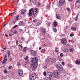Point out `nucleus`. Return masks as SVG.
I'll return each mask as SVG.
<instances>
[{"label":"nucleus","instance_id":"nucleus-24","mask_svg":"<svg viewBox=\"0 0 80 80\" xmlns=\"http://www.w3.org/2000/svg\"><path fill=\"white\" fill-rule=\"evenodd\" d=\"M63 51L64 53H67L68 52V50L66 49H64L63 50Z\"/></svg>","mask_w":80,"mask_h":80},{"label":"nucleus","instance_id":"nucleus-10","mask_svg":"<svg viewBox=\"0 0 80 80\" xmlns=\"http://www.w3.org/2000/svg\"><path fill=\"white\" fill-rule=\"evenodd\" d=\"M7 61V56L5 55L4 56V60L2 61V63L4 64V63H6V62Z\"/></svg>","mask_w":80,"mask_h":80},{"label":"nucleus","instance_id":"nucleus-31","mask_svg":"<svg viewBox=\"0 0 80 80\" xmlns=\"http://www.w3.org/2000/svg\"><path fill=\"white\" fill-rule=\"evenodd\" d=\"M39 7V6H40L41 5V3H40V2H39L37 5Z\"/></svg>","mask_w":80,"mask_h":80},{"label":"nucleus","instance_id":"nucleus-63","mask_svg":"<svg viewBox=\"0 0 80 80\" xmlns=\"http://www.w3.org/2000/svg\"><path fill=\"white\" fill-rule=\"evenodd\" d=\"M6 48H3V50H6Z\"/></svg>","mask_w":80,"mask_h":80},{"label":"nucleus","instance_id":"nucleus-62","mask_svg":"<svg viewBox=\"0 0 80 80\" xmlns=\"http://www.w3.org/2000/svg\"><path fill=\"white\" fill-rule=\"evenodd\" d=\"M10 54H8V57H10Z\"/></svg>","mask_w":80,"mask_h":80},{"label":"nucleus","instance_id":"nucleus-6","mask_svg":"<svg viewBox=\"0 0 80 80\" xmlns=\"http://www.w3.org/2000/svg\"><path fill=\"white\" fill-rule=\"evenodd\" d=\"M33 11V9L31 8L30 9L29 11V13H28L27 14L28 15L29 17H31L32 15Z\"/></svg>","mask_w":80,"mask_h":80},{"label":"nucleus","instance_id":"nucleus-27","mask_svg":"<svg viewBox=\"0 0 80 80\" xmlns=\"http://www.w3.org/2000/svg\"><path fill=\"white\" fill-rule=\"evenodd\" d=\"M55 51L56 52H58V51H59V50H58V48H56L55 49Z\"/></svg>","mask_w":80,"mask_h":80},{"label":"nucleus","instance_id":"nucleus-49","mask_svg":"<svg viewBox=\"0 0 80 80\" xmlns=\"http://www.w3.org/2000/svg\"><path fill=\"white\" fill-rule=\"evenodd\" d=\"M10 60V62H11L12 61V58H11L9 60Z\"/></svg>","mask_w":80,"mask_h":80},{"label":"nucleus","instance_id":"nucleus-4","mask_svg":"<svg viewBox=\"0 0 80 80\" xmlns=\"http://www.w3.org/2000/svg\"><path fill=\"white\" fill-rule=\"evenodd\" d=\"M66 2L65 0H60L59 1V5L61 6H62Z\"/></svg>","mask_w":80,"mask_h":80},{"label":"nucleus","instance_id":"nucleus-19","mask_svg":"<svg viewBox=\"0 0 80 80\" xmlns=\"http://www.w3.org/2000/svg\"><path fill=\"white\" fill-rule=\"evenodd\" d=\"M28 50V48H27L26 47H24L23 48V52H26L27 50Z\"/></svg>","mask_w":80,"mask_h":80},{"label":"nucleus","instance_id":"nucleus-48","mask_svg":"<svg viewBox=\"0 0 80 80\" xmlns=\"http://www.w3.org/2000/svg\"><path fill=\"white\" fill-rule=\"evenodd\" d=\"M74 0H68V2H72Z\"/></svg>","mask_w":80,"mask_h":80},{"label":"nucleus","instance_id":"nucleus-51","mask_svg":"<svg viewBox=\"0 0 80 80\" xmlns=\"http://www.w3.org/2000/svg\"><path fill=\"white\" fill-rule=\"evenodd\" d=\"M47 68V66H45L44 67V69H46V68Z\"/></svg>","mask_w":80,"mask_h":80},{"label":"nucleus","instance_id":"nucleus-64","mask_svg":"<svg viewBox=\"0 0 80 80\" xmlns=\"http://www.w3.org/2000/svg\"><path fill=\"white\" fill-rule=\"evenodd\" d=\"M12 47H13V48H15V46H12Z\"/></svg>","mask_w":80,"mask_h":80},{"label":"nucleus","instance_id":"nucleus-11","mask_svg":"<svg viewBox=\"0 0 80 80\" xmlns=\"http://www.w3.org/2000/svg\"><path fill=\"white\" fill-rule=\"evenodd\" d=\"M56 18L58 20H61L62 19V17L59 14H57L56 15Z\"/></svg>","mask_w":80,"mask_h":80},{"label":"nucleus","instance_id":"nucleus-18","mask_svg":"<svg viewBox=\"0 0 80 80\" xmlns=\"http://www.w3.org/2000/svg\"><path fill=\"white\" fill-rule=\"evenodd\" d=\"M42 22L41 21H39L37 23V25L38 26H39V25H41Z\"/></svg>","mask_w":80,"mask_h":80},{"label":"nucleus","instance_id":"nucleus-14","mask_svg":"<svg viewBox=\"0 0 80 80\" xmlns=\"http://www.w3.org/2000/svg\"><path fill=\"white\" fill-rule=\"evenodd\" d=\"M75 63L76 64H78V65H80V59H77L75 61Z\"/></svg>","mask_w":80,"mask_h":80},{"label":"nucleus","instance_id":"nucleus-47","mask_svg":"<svg viewBox=\"0 0 80 80\" xmlns=\"http://www.w3.org/2000/svg\"><path fill=\"white\" fill-rule=\"evenodd\" d=\"M18 17H19L18 16H17V17H16V20H18Z\"/></svg>","mask_w":80,"mask_h":80},{"label":"nucleus","instance_id":"nucleus-50","mask_svg":"<svg viewBox=\"0 0 80 80\" xmlns=\"http://www.w3.org/2000/svg\"><path fill=\"white\" fill-rule=\"evenodd\" d=\"M21 39L22 40H25V38H22Z\"/></svg>","mask_w":80,"mask_h":80},{"label":"nucleus","instance_id":"nucleus-29","mask_svg":"<svg viewBox=\"0 0 80 80\" xmlns=\"http://www.w3.org/2000/svg\"><path fill=\"white\" fill-rule=\"evenodd\" d=\"M4 72L5 73H7V72H8V71H7V69H5L4 70Z\"/></svg>","mask_w":80,"mask_h":80},{"label":"nucleus","instance_id":"nucleus-45","mask_svg":"<svg viewBox=\"0 0 80 80\" xmlns=\"http://www.w3.org/2000/svg\"><path fill=\"white\" fill-rule=\"evenodd\" d=\"M19 46H20V47H21V49H22V48H23L22 47V46L20 44H19Z\"/></svg>","mask_w":80,"mask_h":80},{"label":"nucleus","instance_id":"nucleus-7","mask_svg":"<svg viewBox=\"0 0 80 80\" xmlns=\"http://www.w3.org/2000/svg\"><path fill=\"white\" fill-rule=\"evenodd\" d=\"M31 66L32 67V70H35V69L37 68V66L35 64H31Z\"/></svg>","mask_w":80,"mask_h":80},{"label":"nucleus","instance_id":"nucleus-21","mask_svg":"<svg viewBox=\"0 0 80 80\" xmlns=\"http://www.w3.org/2000/svg\"><path fill=\"white\" fill-rule=\"evenodd\" d=\"M59 71L58 70H55L54 71V72L55 73H57L58 75H59Z\"/></svg>","mask_w":80,"mask_h":80},{"label":"nucleus","instance_id":"nucleus-17","mask_svg":"<svg viewBox=\"0 0 80 80\" xmlns=\"http://www.w3.org/2000/svg\"><path fill=\"white\" fill-rule=\"evenodd\" d=\"M41 31L43 34H45V33L46 31L45 30V29H44L43 28H42L41 29Z\"/></svg>","mask_w":80,"mask_h":80},{"label":"nucleus","instance_id":"nucleus-53","mask_svg":"<svg viewBox=\"0 0 80 80\" xmlns=\"http://www.w3.org/2000/svg\"><path fill=\"white\" fill-rule=\"evenodd\" d=\"M19 31H20V32H22V31H23V30H22V29H19Z\"/></svg>","mask_w":80,"mask_h":80},{"label":"nucleus","instance_id":"nucleus-42","mask_svg":"<svg viewBox=\"0 0 80 80\" xmlns=\"http://www.w3.org/2000/svg\"><path fill=\"white\" fill-rule=\"evenodd\" d=\"M62 64L63 66H64L65 65V63L64 62H62Z\"/></svg>","mask_w":80,"mask_h":80},{"label":"nucleus","instance_id":"nucleus-52","mask_svg":"<svg viewBox=\"0 0 80 80\" xmlns=\"http://www.w3.org/2000/svg\"><path fill=\"white\" fill-rule=\"evenodd\" d=\"M13 23H15V22H16L15 20L14 19L13 20Z\"/></svg>","mask_w":80,"mask_h":80},{"label":"nucleus","instance_id":"nucleus-39","mask_svg":"<svg viewBox=\"0 0 80 80\" xmlns=\"http://www.w3.org/2000/svg\"><path fill=\"white\" fill-rule=\"evenodd\" d=\"M67 11H70V9L68 8H67Z\"/></svg>","mask_w":80,"mask_h":80},{"label":"nucleus","instance_id":"nucleus-5","mask_svg":"<svg viewBox=\"0 0 80 80\" xmlns=\"http://www.w3.org/2000/svg\"><path fill=\"white\" fill-rule=\"evenodd\" d=\"M32 61L33 63H37L38 62V59H37V58L36 57L33 58Z\"/></svg>","mask_w":80,"mask_h":80},{"label":"nucleus","instance_id":"nucleus-2","mask_svg":"<svg viewBox=\"0 0 80 80\" xmlns=\"http://www.w3.org/2000/svg\"><path fill=\"white\" fill-rule=\"evenodd\" d=\"M37 78V74L35 73H33L30 76V80H35Z\"/></svg>","mask_w":80,"mask_h":80},{"label":"nucleus","instance_id":"nucleus-12","mask_svg":"<svg viewBox=\"0 0 80 80\" xmlns=\"http://www.w3.org/2000/svg\"><path fill=\"white\" fill-rule=\"evenodd\" d=\"M38 12V10H37V9L35 8L33 10V15H37Z\"/></svg>","mask_w":80,"mask_h":80},{"label":"nucleus","instance_id":"nucleus-41","mask_svg":"<svg viewBox=\"0 0 80 80\" xmlns=\"http://www.w3.org/2000/svg\"><path fill=\"white\" fill-rule=\"evenodd\" d=\"M78 2L80 3V0H77L76 3H78Z\"/></svg>","mask_w":80,"mask_h":80},{"label":"nucleus","instance_id":"nucleus-33","mask_svg":"<svg viewBox=\"0 0 80 80\" xmlns=\"http://www.w3.org/2000/svg\"><path fill=\"white\" fill-rule=\"evenodd\" d=\"M17 65L18 66H19V65H20V62H17Z\"/></svg>","mask_w":80,"mask_h":80},{"label":"nucleus","instance_id":"nucleus-20","mask_svg":"<svg viewBox=\"0 0 80 80\" xmlns=\"http://www.w3.org/2000/svg\"><path fill=\"white\" fill-rule=\"evenodd\" d=\"M71 28L72 30L73 31H76V30H77L76 28L74 27H71Z\"/></svg>","mask_w":80,"mask_h":80},{"label":"nucleus","instance_id":"nucleus-61","mask_svg":"<svg viewBox=\"0 0 80 80\" xmlns=\"http://www.w3.org/2000/svg\"><path fill=\"white\" fill-rule=\"evenodd\" d=\"M5 36L6 37H8V35H7V34H5Z\"/></svg>","mask_w":80,"mask_h":80},{"label":"nucleus","instance_id":"nucleus-55","mask_svg":"<svg viewBox=\"0 0 80 80\" xmlns=\"http://www.w3.org/2000/svg\"><path fill=\"white\" fill-rule=\"evenodd\" d=\"M18 41L17 40L16 41V43L17 44H18Z\"/></svg>","mask_w":80,"mask_h":80},{"label":"nucleus","instance_id":"nucleus-58","mask_svg":"<svg viewBox=\"0 0 80 80\" xmlns=\"http://www.w3.org/2000/svg\"><path fill=\"white\" fill-rule=\"evenodd\" d=\"M6 24H5L3 26V27H5V25H6Z\"/></svg>","mask_w":80,"mask_h":80},{"label":"nucleus","instance_id":"nucleus-22","mask_svg":"<svg viewBox=\"0 0 80 80\" xmlns=\"http://www.w3.org/2000/svg\"><path fill=\"white\" fill-rule=\"evenodd\" d=\"M19 24L20 26H22V25H23V22L22 21H20L19 23Z\"/></svg>","mask_w":80,"mask_h":80},{"label":"nucleus","instance_id":"nucleus-23","mask_svg":"<svg viewBox=\"0 0 80 80\" xmlns=\"http://www.w3.org/2000/svg\"><path fill=\"white\" fill-rule=\"evenodd\" d=\"M51 24V22H48L47 23V26H48V27H50V25Z\"/></svg>","mask_w":80,"mask_h":80},{"label":"nucleus","instance_id":"nucleus-38","mask_svg":"<svg viewBox=\"0 0 80 80\" xmlns=\"http://www.w3.org/2000/svg\"><path fill=\"white\" fill-rule=\"evenodd\" d=\"M37 19H36L34 20H33L32 22H34V23L36 22H37Z\"/></svg>","mask_w":80,"mask_h":80},{"label":"nucleus","instance_id":"nucleus-46","mask_svg":"<svg viewBox=\"0 0 80 80\" xmlns=\"http://www.w3.org/2000/svg\"><path fill=\"white\" fill-rule=\"evenodd\" d=\"M73 35H73V34H70V37H73Z\"/></svg>","mask_w":80,"mask_h":80},{"label":"nucleus","instance_id":"nucleus-13","mask_svg":"<svg viewBox=\"0 0 80 80\" xmlns=\"http://www.w3.org/2000/svg\"><path fill=\"white\" fill-rule=\"evenodd\" d=\"M58 22L56 21H54L53 22V25L54 27H57L58 26Z\"/></svg>","mask_w":80,"mask_h":80},{"label":"nucleus","instance_id":"nucleus-59","mask_svg":"<svg viewBox=\"0 0 80 80\" xmlns=\"http://www.w3.org/2000/svg\"><path fill=\"white\" fill-rule=\"evenodd\" d=\"M34 46H35V43H34L33 44V47H34Z\"/></svg>","mask_w":80,"mask_h":80},{"label":"nucleus","instance_id":"nucleus-35","mask_svg":"<svg viewBox=\"0 0 80 80\" xmlns=\"http://www.w3.org/2000/svg\"><path fill=\"white\" fill-rule=\"evenodd\" d=\"M17 31H16V30H15L13 32V33H14V34H17Z\"/></svg>","mask_w":80,"mask_h":80},{"label":"nucleus","instance_id":"nucleus-43","mask_svg":"<svg viewBox=\"0 0 80 80\" xmlns=\"http://www.w3.org/2000/svg\"><path fill=\"white\" fill-rule=\"evenodd\" d=\"M14 14H15V12H13L11 14V15L12 16H13V15H14Z\"/></svg>","mask_w":80,"mask_h":80},{"label":"nucleus","instance_id":"nucleus-9","mask_svg":"<svg viewBox=\"0 0 80 80\" xmlns=\"http://www.w3.org/2000/svg\"><path fill=\"white\" fill-rule=\"evenodd\" d=\"M30 53H31L32 56H35L36 55V52L34 50H32L30 51Z\"/></svg>","mask_w":80,"mask_h":80},{"label":"nucleus","instance_id":"nucleus-28","mask_svg":"<svg viewBox=\"0 0 80 80\" xmlns=\"http://www.w3.org/2000/svg\"><path fill=\"white\" fill-rule=\"evenodd\" d=\"M53 30L54 32H57V29H56V28H54L53 29Z\"/></svg>","mask_w":80,"mask_h":80},{"label":"nucleus","instance_id":"nucleus-34","mask_svg":"<svg viewBox=\"0 0 80 80\" xmlns=\"http://www.w3.org/2000/svg\"><path fill=\"white\" fill-rule=\"evenodd\" d=\"M60 57H63V54L62 53H61L60 54Z\"/></svg>","mask_w":80,"mask_h":80},{"label":"nucleus","instance_id":"nucleus-16","mask_svg":"<svg viewBox=\"0 0 80 80\" xmlns=\"http://www.w3.org/2000/svg\"><path fill=\"white\" fill-rule=\"evenodd\" d=\"M52 77H54V78H58V75L57 74H52Z\"/></svg>","mask_w":80,"mask_h":80},{"label":"nucleus","instance_id":"nucleus-8","mask_svg":"<svg viewBox=\"0 0 80 80\" xmlns=\"http://www.w3.org/2000/svg\"><path fill=\"white\" fill-rule=\"evenodd\" d=\"M18 73L19 75L20 76H21V75H23V71L21 69H19L18 70Z\"/></svg>","mask_w":80,"mask_h":80},{"label":"nucleus","instance_id":"nucleus-3","mask_svg":"<svg viewBox=\"0 0 80 80\" xmlns=\"http://www.w3.org/2000/svg\"><path fill=\"white\" fill-rule=\"evenodd\" d=\"M61 42L64 45H65L67 44V39L65 38H62L61 40Z\"/></svg>","mask_w":80,"mask_h":80},{"label":"nucleus","instance_id":"nucleus-1","mask_svg":"<svg viewBox=\"0 0 80 80\" xmlns=\"http://www.w3.org/2000/svg\"><path fill=\"white\" fill-rule=\"evenodd\" d=\"M56 68L58 70L59 72L61 73H63L65 72V69L63 68L62 65L60 64H58L56 65Z\"/></svg>","mask_w":80,"mask_h":80},{"label":"nucleus","instance_id":"nucleus-15","mask_svg":"<svg viewBox=\"0 0 80 80\" xmlns=\"http://www.w3.org/2000/svg\"><path fill=\"white\" fill-rule=\"evenodd\" d=\"M26 12V11L24 9H22L21 10V14H24Z\"/></svg>","mask_w":80,"mask_h":80},{"label":"nucleus","instance_id":"nucleus-26","mask_svg":"<svg viewBox=\"0 0 80 80\" xmlns=\"http://www.w3.org/2000/svg\"><path fill=\"white\" fill-rule=\"evenodd\" d=\"M31 1L33 3H36V0H31Z\"/></svg>","mask_w":80,"mask_h":80},{"label":"nucleus","instance_id":"nucleus-60","mask_svg":"<svg viewBox=\"0 0 80 80\" xmlns=\"http://www.w3.org/2000/svg\"><path fill=\"white\" fill-rule=\"evenodd\" d=\"M41 47H39V50H41Z\"/></svg>","mask_w":80,"mask_h":80},{"label":"nucleus","instance_id":"nucleus-32","mask_svg":"<svg viewBox=\"0 0 80 80\" xmlns=\"http://www.w3.org/2000/svg\"><path fill=\"white\" fill-rule=\"evenodd\" d=\"M42 52H43V53H45V52H46V50L45 49H44L42 50Z\"/></svg>","mask_w":80,"mask_h":80},{"label":"nucleus","instance_id":"nucleus-30","mask_svg":"<svg viewBox=\"0 0 80 80\" xmlns=\"http://www.w3.org/2000/svg\"><path fill=\"white\" fill-rule=\"evenodd\" d=\"M74 49H72V48H70L69 49V50L71 52H73V50H74Z\"/></svg>","mask_w":80,"mask_h":80},{"label":"nucleus","instance_id":"nucleus-40","mask_svg":"<svg viewBox=\"0 0 80 80\" xmlns=\"http://www.w3.org/2000/svg\"><path fill=\"white\" fill-rule=\"evenodd\" d=\"M43 74L44 76H46V72H44Z\"/></svg>","mask_w":80,"mask_h":80},{"label":"nucleus","instance_id":"nucleus-56","mask_svg":"<svg viewBox=\"0 0 80 80\" xmlns=\"http://www.w3.org/2000/svg\"><path fill=\"white\" fill-rule=\"evenodd\" d=\"M12 35H13V34H9V36H12Z\"/></svg>","mask_w":80,"mask_h":80},{"label":"nucleus","instance_id":"nucleus-36","mask_svg":"<svg viewBox=\"0 0 80 80\" xmlns=\"http://www.w3.org/2000/svg\"><path fill=\"white\" fill-rule=\"evenodd\" d=\"M12 68V66H9L8 67V68L9 69H11Z\"/></svg>","mask_w":80,"mask_h":80},{"label":"nucleus","instance_id":"nucleus-37","mask_svg":"<svg viewBox=\"0 0 80 80\" xmlns=\"http://www.w3.org/2000/svg\"><path fill=\"white\" fill-rule=\"evenodd\" d=\"M17 27V25H15V26H14V27H12V28L14 29V28H16V27Z\"/></svg>","mask_w":80,"mask_h":80},{"label":"nucleus","instance_id":"nucleus-25","mask_svg":"<svg viewBox=\"0 0 80 80\" xmlns=\"http://www.w3.org/2000/svg\"><path fill=\"white\" fill-rule=\"evenodd\" d=\"M78 15L76 16V19H75V21H77V20H78Z\"/></svg>","mask_w":80,"mask_h":80},{"label":"nucleus","instance_id":"nucleus-57","mask_svg":"<svg viewBox=\"0 0 80 80\" xmlns=\"http://www.w3.org/2000/svg\"><path fill=\"white\" fill-rule=\"evenodd\" d=\"M15 2H18V0H15Z\"/></svg>","mask_w":80,"mask_h":80},{"label":"nucleus","instance_id":"nucleus-54","mask_svg":"<svg viewBox=\"0 0 80 80\" xmlns=\"http://www.w3.org/2000/svg\"><path fill=\"white\" fill-rule=\"evenodd\" d=\"M10 54V51H8V54Z\"/></svg>","mask_w":80,"mask_h":80},{"label":"nucleus","instance_id":"nucleus-44","mask_svg":"<svg viewBox=\"0 0 80 80\" xmlns=\"http://www.w3.org/2000/svg\"><path fill=\"white\" fill-rule=\"evenodd\" d=\"M28 57H26V58H25V60H27L28 59Z\"/></svg>","mask_w":80,"mask_h":80}]
</instances>
